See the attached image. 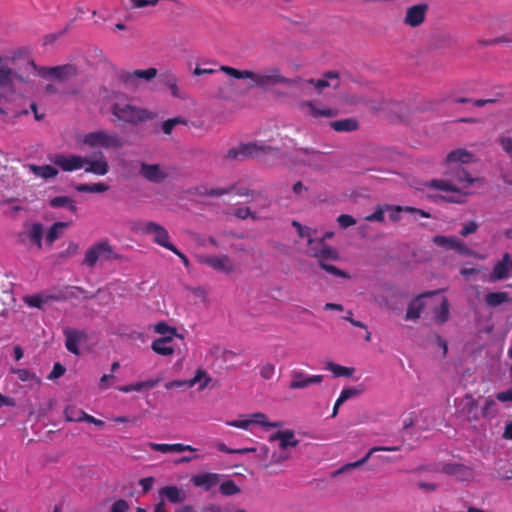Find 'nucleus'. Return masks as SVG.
<instances>
[{"mask_svg": "<svg viewBox=\"0 0 512 512\" xmlns=\"http://www.w3.org/2000/svg\"><path fill=\"white\" fill-rule=\"evenodd\" d=\"M484 179L480 177H472L470 173L462 168L457 167L453 170L451 179H432L425 183L428 189L449 192L451 195L444 196L448 202L463 204L466 202V197L471 195V191H466L467 187L474 183H483Z\"/></svg>", "mask_w": 512, "mask_h": 512, "instance_id": "nucleus-1", "label": "nucleus"}, {"mask_svg": "<svg viewBox=\"0 0 512 512\" xmlns=\"http://www.w3.org/2000/svg\"><path fill=\"white\" fill-rule=\"evenodd\" d=\"M219 70L224 72L226 75L235 79H250L252 80V86L259 87L261 89H268L275 85H285L287 87L296 86V78H287L281 74L279 68H270L263 72H254L251 70H239L231 66L221 65Z\"/></svg>", "mask_w": 512, "mask_h": 512, "instance_id": "nucleus-2", "label": "nucleus"}, {"mask_svg": "<svg viewBox=\"0 0 512 512\" xmlns=\"http://www.w3.org/2000/svg\"><path fill=\"white\" fill-rule=\"evenodd\" d=\"M28 79L4 63L0 56V102L23 92Z\"/></svg>", "mask_w": 512, "mask_h": 512, "instance_id": "nucleus-3", "label": "nucleus"}, {"mask_svg": "<svg viewBox=\"0 0 512 512\" xmlns=\"http://www.w3.org/2000/svg\"><path fill=\"white\" fill-rule=\"evenodd\" d=\"M111 113L118 121L132 126H138L155 117L150 110L129 103H114Z\"/></svg>", "mask_w": 512, "mask_h": 512, "instance_id": "nucleus-4", "label": "nucleus"}, {"mask_svg": "<svg viewBox=\"0 0 512 512\" xmlns=\"http://www.w3.org/2000/svg\"><path fill=\"white\" fill-rule=\"evenodd\" d=\"M81 143L89 148H103L105 150H117L123 147V139L117 132L97 130L87 133L81 138Z\"/></svg>", "mask_w": 512, "mask_h": 512, "instance_id": "nucleus-5", "label": "nucleus"}, {"mask_svg": "<svg viewBox=\"0 0 512 512\" xmlns=\"http://www.w3.org/2000/svg\"><path fill=\"white\" fill-rule=\"evenodd\" d=\"M120 259L121 255L115 251L109 241L102 240L93 244L86 250L83 265L93 268L98 261L107 262Z\"/></svg>", "mask_w": 512, "mask_h": 512, "instance_id": "nucleus-6", "label": "nucleus"}, {"mask_svg": "<svg viewBox=\"0 0 512 512\" xmlns=\"http://www.w3.org/2000/svg\"><path fill=\"white\" fill-rule=\"evenodd\" d=\"M268 153L278 154L279 149L257 143H243L237 147L230 148L225 157L232 161H243L247 158H256Z\"/></svg>", "mask_w": 512, "mask_h": 512, "instance_id": "nucleus-7", "label": "nucleus"}, {"mask_svg": "<svg viewBox=\"0 0 512 512\" xmlns=\"http://www.w3.org/2000/svg\"><path fill=\"white\" fill-rule=\"evenodd\" d=\"M38 75L43 79H53L59 82H66L78 76L79 70L75 64H63L58 66L36 67L34 65Z\"/></svg>", "mask_w": 512, "mask_h": 512, "instance_id": "nucleus-8", "label": "nucleus"}, {"mask_svg": "<svg viewBox=\"0 0 512 512\" xmlns=\"http://www.w3.org/2000/svg\"><path fill=\"white\" fill-rule=\"evenodd\" d=\"M134 229L139 233L152 235L153 242L157 245L162 246L169 251L175 250V245L170 242L169 233L164 226L156 222L147 221L138 223L137 227Z\"/></svg>", "mask_w": 512, "mask_h": 512, "instance_id": "nucleus-9", "label": "nucleus"}, {"mask_svg": "<svg viewBox=\"0 0 512 512\" xmlns=\"http://www.w3.org/2000/svg\"><path fill=\"white\" fill-rule=\"evenodd\" d=\"M44 227L41 223L25 224L23 231L17 234V242L25 247L42 249Z\"/></svg>", "mask_w": 512, "mask_h": 512, "instance_id": "nucleus-10", "label": "nucleus"}, {"mask_svg": "<svg viewBox=\"0 0 512 512\" xmlns=\"http://www.w3.org/2000/svg\"><path fill=\"white\" fill-rule=\"evenodd\" d=\"M296 86L300 91H307L311 88L316 89L318 92H321L324 88L332 86L333 88H337L339 85L338 74L335 72H328L321 79H302L300 77H296Z\"/></svg>", "mask_w": 512, "mask_h": 512, "instance_id": "nucleus-11", "label": "nucleus"}, {"mask_svg": "<svg viewBox=\"0 0 512 512\" xmlns=\"http://www.w3.org/2000/svg\"><path fill=\"white\" fill-rule=\"evenodd\" d=\"M156 68H148L145 70L137 69L132 72L122 71L119 74L120 81L128 88H137L139 80L151 81L157 76Z\"/></svg>", "mask_w": 512, "mask_h": 512, "instance_id": "nucleus-12", "label": "nucleus"}, {"mask_svg": "<svg viewBox=\"0 0 512 512\" xmlns=\"http://www.w3.org/2000/svg\"><path fill=\"white\" fill-rule=\"evenodd\" d=\"M307 255L310 257H314L320 260L324 259H338V252L328 246L324 239H308V247L306 251Z\"/></svg>", "mask_w": 512, "mask_h": 512, "instance_id": "nucleus-13", "label": "nucleus"}, {"mask_svg": "<svg viewBox=\"0 0 512 512\" xmlns=\"http://www.w3.org/2000/svg\"><path fill=\"white\" fill-rule=\"evenodd\" d=\"M428 11L427 3H418L408 7L403 17V24L410 28L420 27L425 22Z\"/></svg>", "mask_w": 512, "mask_h": 512, "instance_id": "nucleus-14", "label": "nucleus"}, {"mask_svg": "<svg viewBox=\"0 0 512 512\" xmlns=\"http://www.w3.org/2000/svg\"><path fill=\"white\" fill-rule=\"evenodd\" d=\"M52 162L65 172H72L85 167L87 158L79 155L55 154Z\"/></svg>", "mask_w": 512, "mask_h": 512, "instance_id": "nucleus-15", "label": "nucleus"}, {"mask_svg": "<svg viewBox=\"0 0 512 512\" xmlns=\"http://www.w3.org/2000/svg\"><path fill=\"white\" fill-rule=\"evenodd\" d=\"M65 336V347L66 349L75 354H80L79 345L87 341L88 336L84 330H78L74 328H65L63 330Z\"/></svg>", "mask_w": 512, "mask_h": 512, "instance_id": "nucleus-16", "label": "nucleus"}, {"mask_svg": "<svg viewBox=\"0 0 512 512\" xmlns=\"http://www.w3.org/2000/svg\"><path fill=\"white\" fill-rule=\"evenodd\" d=\"M291 382L289 389H304L314 384H320L323 380L322 375H308L300 370L291 371Z\"/></svg>", "mask_w": 512, "mask_h": 512, "instance_id": "nucleus-17", "label": "nucleus"}, {"mask_svg": "<svg viewBox=\"0 0 512 512\" xmlns=\"http://www.w3.org/2000/svg\"><path fill=\"white\" fill-rule=\"evenodd\" d=\"M512 276V259L509 253H504L493 267L489 275L490 282H496Z\"/></svg>", "mask_w": 512, "mask_h": 512, "instance_id": "nucleus-18", "label": "nucleus"}, {"mask_svg": "<svg viewBox=\"0 0 512 512\" xmlns=\"http://www.w3.org/2000/svg\"><path fill=\"white\" fill-rule=\"evenodd\" d=\"M200 262L208 265L216 271H221L227 274L232 273L235 269L233 262L227 255L202 256L200 258Z\"/></svg>", "mask_w": 512, "mask_h": 512, "instance_id": "nucleus-19", "label": "nucleus"}, {"mask_svg": "<svg viewBox=\"0 0 512 512\" xmlns=\"http://www.w3.org/2000/svg\"><path fill=\"white\" fill-rule=\"evenodd\" d=\"M433 243L441 248L447 250H455L462 255L470 254L469 248L464 242L457 239L456 237H446L442 235L434 236L432 239Z\"/></svg>", "mask_w": 512, "mask_h": 512, "instance_id": "nucleus-20", "label": "nucleus"}, {"mask_svg": "<svg viewBox=\"0 0 512 512\" xmlns=\"http://www.w3.org/2000/svg\"><path fill=\"white\" fill-rule=\"evenodd\" d=\"M439 291H429V292H425L419 296H417L416 298H414L408 305V308H407V311H406V315H405V319L406 320H417L420 318V315H421V312L423 311L424 307H425V303L423 301V298H426V297H431V296H434L438 293Z\"/></svg>", "mask_w": 512, "mask_h": 512, "instance_id": "nucleus-21", "label": "nucleus"}, {"mask_svg": "<svg viewBox=\"0 0 512 512\" xmlns=\"http://www.w3.org/2000/svg\"><path fill=\"white\" fill-rule=\"evenodd\" d=\"M461 413L468 421H478L480 419L478 402L471 394H466L462 398Z\"/></svg>", "mask_w": 512, "mask_h": 512, "instance_id": "nucleus-22", "label": "nucleus"}, {"mask_svg": "<svg viewBox=\"0 0 512 512\" xmlns=\"http://www.w3.org/2000/svg\"><path fill=\"white\" fill-rule=\"evenodd\" d=\"M270 442L279 441V447L285 450L289 447H296L299 444V440L295 438L293 430H279L276 433L270 435Z\"/></svg>", "mask_w": 512, "mask_h": 512, "instance_id": "nucleus-23", "label": "nucleus"}, {"mask_svg": "<svg viewBox=\"0 0 512 512\" xmlns=\"http://www.w3.org/2000/svg\"><path fill=\"white\" fill-rule=\"evenodd\" d=\"M140 174L148 181L160 183L167 178V174L160 168L158 164L142 163L140 166Z\"/></svg>", "mask_w": 512, "mask_h": 512, "instance_id": "nucleus-24", "label": "nucleus"}, {"mask_svg": "<svg viewBox=\"0 0 512 512\" xmlns=\"http://www.w3.org/2000/svg\"><path fill=\"white\" fill-rule=\"evenodd\" d=\"M220 476L217 473H201L191 477V483L196 487H201L205 491L210 490L219 483Z\"/></svg>", "mask_w": 512, "mask_h": 512, "instance_id": "nucleus-25", "label": "nucleus"}, {"mask_svg": "<svg viewBox=\"0 0 512 512\" xmlns=\"http://www.w3.org/2000/svg\"><path fill=\"white\" fill-rule=\"evenodd\" d=\"M148 447L151 448L154 451H158L161 453H171V452H195L196 448H194L191 445H186L182 443H174V444H166V443H155V442H149Z\"/></svg>", "mask_w": 512, "mask_h": 512, "instance_id": "nucleus-26", "label": "nucleus"}, {"mask_svg": "<svg viewBox=\"0 0 512 512\" xmlns=\"http://www.w3.org/2000/svg\"><path fill=\"white\" fill-rule=\"evenodd\" d=\"M173 340L172 336H164L158 339H155L152 344V350L162 356H170L174 353L175 349L171 344Z\"/></svg>", "mask_w": 512, "mask_h": 512, "instance_id": "nucleus-27", "label": "nucleus"}, {"mask_svg": "<svg viewBox=\"0 0 512 512\" xmlns=\"http://www.w3.org/2000/svg\"><path fill=\"white\" fill-rule=\"evenodd\" d=\"M474 155L469 152L465 148H458L456 150H453L449 152L446 156V164H454V163H460V164H468L473 162Z\"/></svg>", "mask_w": 512, "mask_h": 512, "instance_id": "nucleus-28", "label": "nucleus"}, {"mask_svg": "<svg viewBox=\"0 0 512 512\" xmlns=\"http://www.w3.org/2000/svg\"><path fill=\"white\" fill-rule=\"evenodd\" d=\"M86 165L85 172L87 173L103 176L109 171V164L102 153H100V158L96 160L87 159Z\"/></svg>", "mask_w": 512, "mask_h": 512, "instance_id": "nucleus-29", "label": "nucleus"}, {"mask_svg": "<svg viewBox=\"0 0 512 512\" xmlns=\"http://www.w3.org/2000/svg\"><path fill=\"white\" fill-rule=\"evenodd\" d=\"M160 496L165 497L169 502L179 504L186 499V494L177 486H165L159 491Z\"/></svg>", "mask_w": 512, "mask_h": 512, "instance_id": "nucleus-30", "label": "nucleus"}, {"mask_svg": "<svg viewBox=\"0 0 512 512\" xmlns=\"http://www.w3.org/2000/svg\"><path fill=\"white\" fill-rule=\"evenodd\" d=\"M163 84L170 90L175 98L184 99L185 94L178 87V78L172 72H166L161 75Z\"/></svg>", "mask_w": 512, "mask_h": 512, "instance_id": "nucleus-31", "label": "nucleus"}, {"mask_svg": "<svg viewBox=\"0 0 512 512\" xmlns=\"http://www.w3.org/2000/svg\"><path fill=\"white\" fill-rule=\"evenodd\" d=\"M30 172H32L35 176L43 178V179H51L58 175V170L51 165H35L29 164L27 166Z\"/></svg>", "mask_w": 512, "mask_h": 512, "instance_id": "nucleus-32", "label": "nucleus"}, {"mask_svg": "<svg viewBox=\"0 0 512 512\" xmlns=\"http://www.w3.org/2000/svg\"><path fill=\"white\" fill-rule=\"evenodd\" d=\"M449 301L446 297L441 298V302L438 307H435L433 310L434 320L437 324L442 325L446 323L449 319Z\"/></svg>", "mask_w": 512, "mask_h": 512, "instance_id": "nucleus-33", "label": "nucleus"}, {"mask_svg": "<svg viewBox=\"0 0 512 512\" xmlns=\"http://www.w3.org/2000/svg\"><path fill=\"white\" fill-rule=\"evenodd\" d=\"M330 126L336 132H352L359 127L357 120L354 118L335 120L330 123Z\"/></svg>", "mask_w": 512, "mask_h": 512, "instance_id": "nucleus-34", "label": "nucleus"}, {"mask_svg": "<svg viewBox=\"0 0 512 512\" xmlns=\"http://www.w3.org/2000/svg\"><path fill=\"white\" fill-rule=\"evenodd\" d=\"M301 108L307 107L310 111V114L315 117H326L330 118L336 115V111L330 108H319L313 102L306 101L301 103Z\"/></svg>", "mask_w": 512, "mask_h": 512, "instance_id": "nucleus-35", "label": "nucleus"}, {"mask_svg": "<svg viewBox=\"0 0 512 512\" xmlns=\"http://www.w3.org/2000/svg\"><path fill=\"white\" fill-rule=\"evenodd\" d=\"M49 204L53 208L65 207L73 213H76L77 211L76 202L72 198L67 196L54 197L50 200Z\"/></svg>", "mask_w": 512, "mask_h": 512, "instance_id": "nucleus-36", "label": "nucleus"}, {"mask_svg": "<svg viewBox=\"0 0 512 512\" xmlns=\"http://www.w3.org/2000/svg\"><path fill=\"white\" fill-rule=\"evenodd\" d=\"M509 301L506 292H489L485 296V303L490 307H497Z\"/></svg>", "mask_w": 512, "mask_h": 512, "instance_id": "nucleus-37", "label": "nucleus"}, {"mask_svg": "<svg viewBox=\"0 0 512 512\" xmlns=\"http://www.w3.org/2000/svg\"><path fill=\"white\" fill-rule=\"evenodd\" d=\"M58 299H59L58 297L52 296V295L43 297L40 294H34V295L26 296L24 298V302L29 307L41 309L43 304L48 302L49 300H58Z\"/></svg>", "mask_w": 512, "mask_h": 512, "instance_id": "nucleus-38", "label": "nucleus"}, {"mask_svg": "<svg viewBox=\"0 0 512 512\" xmlns=\"http://www.w3.org/2000/svg\"><path fill=\"white\" fill-rule=\"evenodd\" d=\"M66 222H56L48 230L46 234V242L52 245L62 234L63 230L68 227Z\"/></svg>", "mask_w": 512, "mask_h": 512, "instance_id": "nucleus-39", "label": "nucleus"}, {"mask_svg": "<svg viewBox=\"0 0 512 512\" xmlns=\"http://www.w3.org/2000/svg\"><path fill=\"white\" fill-rule=\"evenodd\" d=\"M325 368L331 371L335 377H351L354 373V368L344 367L331 361L326 363Z\"/></svg>", "mask_w": 512, "mask_h": 512, "instance_id": "nucleus-40", "label": "nucleus"}, {"mask_svg": "<svg viewBox=\"0 0 512 512\" xmlns=\"http://www.w3.org/2000/svg\"><path fill=\"white\" fill-rule=\"evenodd\" d=\"M377 451H379V448L377 446L371 448L362 459H360L358 461H355V462H352V463L345 464L339 470H337L335 474L336 475L337 474H341V473H343L345 471H348V470H351V469H355V468H358V467L362 466L363 464H365L370 459V457L373 455V453H375Z\"/></svg>", "mask_w": 512, "mask_h": 512, "instance_id": "nucleus-41", "label": "nucleus"}, {"mask_svg": "<svg viewBox=\"0 0 512 512\" xmlns=\"http://www.w3.org/2000/svg\"><path fill=\"white\" fill-rule=\"evenodd\" d=\"M481 416L485 419H492L498 414L497 404L491 397L486 398L485 403L480 412Z\"/></svg>", "mask_w": 512, "mask_h": 512, "instance_id": "nucleus-42", "label": "nucleus"}, {"mask_svg": "<svg viewBox=\"0 0 512 512\" xmlns=\"http://www.w3.org/2000/svg\"><path fill=\"white\" fill-rule=\"evenodd\" d=\"M199 379H200V377L198 375V376H194L193 378L187 379V380H173V381L166 382L164 387L167 390H171V389H175V388H191L197 384Z\"/></svg>", "mask_w": 512, "mask_h": 512, "instance_id": "nucleus-43", "label": "nucleus"}, {"mask_svg": "<svg viewBox=\"0 0 512 512\" xmlns=\"http://www.w3.org/2000/svg\"><path fill=\"white\" fill-rule=\"evenodd\" d=\"M65 418L69 422H82L84 417L87 415L82 409H78L75 406H68L65 411Z\"/></svg>", "mask_w": 512, "mask_h": 512, "instance_id": "nucleus-44", "label": "nucleus"}, {"mask_svg": "<svg viewBox=\"0 0 512 512\" xmlns=\"http://www.w3.org/2000/svg\"><path fill=\"white\" fill-rule=\"evenodd\" d=\"M108 186L104 183H93V184H77L75 189L78 192L86 193H103L108 190Z\"/></svg>", "mask_w": 512, "mask_h": 512, "instance_id": "nucleus-45", "label": "nucleus"}, {"mask_svg": "<svg viewBox=\"0 0 512 512\" xmlns=\"http://www.w3.org/2000/svg\"><path fill=\"white\" fill-rule=\"evenodd\" d=\"M497 143L512 161V137L502 133L498 136Z\"/></svg>", "mask_w": 512, "mask_h": 512, "instance_id": "nucleus-46", "label": "nucleus"}, {"mask_svg": "<svg viewBox=\"0 0 512 512\" xmlns=\"http://www.w3.org/2000/svg\"><path fill=\"white\" fill-rule=\"evenodd\" d=\"M443 472L448 474V475H454V476H457V477H462L467 469L464 465L462 464H457V463H448V464H445L443 466Z\"/></svg>", "mask_w": 512, "mask_h": 512, "instance_id": "nucleus-47", "label": "nucleus"}, {"mask_svg": "<svg viewBox=\"0 0 512 512\" xmlns=\"http://www.w3.org/2000/svg\"><path fill=\"white\" fill-rule=\"evenodd\" d=\"M329 259H322L319 261V265L322 269H324L326 272L330 273V274H333L334 276H337V277H342V278H349V274L343 270H340L339 268H337L336 266L332 265V264H328L326 261H328Z\"/></svg>", "mask_w": 512, "mask_h": 512, "instance_id": "nucleus-48", "label": "nucleus"}, {"mask_svg": "<svg viewBox=\"0 0 512 512\" xmlns=\"http://www.w3.org/2000/svg\"><path fill=\"white\" fill-rule=\"evenodd\" d=\"M187 121L182 117H175L165 120L162 123V131L166 135H170L174 129V127L178 124H186Z\"/></svg>", "mask_w": 512, "mask_h": 512, "instance_id": "nucleus-49", "label": "nucleus"}, {"mask_svg": "<svg viewBox=\"0 0 512 512\" xmlns=\"http://www.w3.org/2000/svg\"><path fill=\"white\" fill-rule=\"evenodd\" d=\"M219 491L223 495L231 496L239 493L240 488L235 484L233 480H226L221 483Z\"/></svg>", "mask_w": 512, "mask_h": 512, "instance_id": "nucleus-50", "label": "nucleus"}, {"mask_svg": "<svg viewBox=\"0 0 512 512\" xmlns=\"http://www.w3.org/2000/svg\"><path fill=\"white\" fill-rule=\"evenodd\" d=\"M11 372L17 375V378L22 382L32 381L36 379V375L26 368L22 369H11Z\"/></svg>", "mask_w": 512, "mask_h": 512, "instance_id": "nucleus-51", "label": "nucleus"}, {"mask_svg": "<svg viewBox=\"0 0 512 512\" xmlns=\"http://www.w3.org/2000/svg\"><path fill=\"white\" fill-rule=\"evenodd\" d=\"M198 374H200V379L197 382V384L199 383L198 390L202 391L209 386V384L212 381V378L202 368L196 370L195 376H198Z\"/></svg>", "mask_w": 512, "mask_h": 512, "instance_id": "nucleus-52", "label": "nucleus"}, {"mask_svg": "<svg viewBox=\"0 0 512 512\" xmlns=\"http://www.w3.org/2000/svg\"><path fill=\"white\" fill-rule=\"evenodd\" d=\"M235 189V185H231L226 188H211L207 189L203 194L206 196L217 197L232 193Z\"/></svg>", "mask_w": 512, "mask_h": 512, "instance_id": "nucleus-53", "label": "nucleus"}, {"mask_svg": "<svg viewBox=\"0 0 512 512\" xmlns=\"http://www.w3.org/2000/svg\"><path fill=\"white\" fill-rule=\"evenodd\" d=\"M362 392L361 389H358L356 387H347V388H344L341 393H340V396L338 397V399L341 401V402H345L347 401L348 399L352 398V397H355L357 395H359L360 393Z\"/></svg>", "mask_w": 512, "mask_h": 512, "instance_id": "nucleus-54", "label": "nucleus"}, {"mask_svg": "<svg viewBox=\"0 0 512 512\" xmlns=\"http://www.w3.org/2000/svg\"><path fill=\"white\" fill-rule=\"evenodd\" d=\"M155 332L159 333V334H162V335H165L167 333H169L170 335L169 336H174V335H177L176 334V329L173 328V327H170L167 323L165 322H159L155 325Z\"/></svg>", "mask_w": 512, "mask_h": 512, "instance_id": "nucleus-55", "label": "nucleus"}, {"mask_svg": "<svg viewBox=\"0 0 512 512\" xmlns=\"http://www.w3.org/2000/svg\"><path fill=\"white\" fill-rule=\"evenodd\" d=\"M337 222L341 228H348L356 224V219L348 214H341L337 218Z\"/></svg>", "mask_w": 512, "mask_h": 512, "instance_id": "nucleus-56", "label": "nucleus"}, {"mask_svg": "<svg viewBox=\"0 0 512 512\" xmlns=\"http://www.w3.org/2000/svg\"><path fill=\"white\" fill-rule=\"evenodd\" d=\"M251 425L252 424H258L264 428H266V424L268 422L267 416L264 413L257 412L253 413L249 416Z\"/></svg>", "mask_w": 512, "mask_h": 512, "instance_id": "nucleus-57", "label": "nucleus"}, {"mask_svg": "<svg viewBox=\"0 0 512 512\" xmlns=\"http://www.w3.org/2000/svg\"><path fill=\"white\" fill-rule=\"evenodd\" d=\"M158 0H128V6L130 8H143L148 5L155 6Z\"/></svg>", "mask_w": 512, "mask_h": 512, "instance_id": "nucleus-58", "label": "nucleus"}, {"mask_svg": "<svg viewBox=\"0 0 512 512\" xmlns=\"http://www.w3.org/2000/svg\"><path fill=\"white\" fill-rule=\"evenodd\" d=\"M65 371H66L65 367L61 363L57 362L54 364L52 371L48 375V379L49 380L57 379V378L63 376L65 374Z\"/></svg>", "mask_w": 512, "mask_h": 512, "instance_id": "nucleus-59", "label": "nucleus"}, {"mask_svg": "<svg viewBox=\"0 0 512 512\" xmlns=\"http://www.w3.org/2000/svg\"><path fill=\"white\" fill-rule=\"evenodd\" d=\"M387 210H390L389 218L392 222H398L400 220V213L405 211V207L401 206H386Z\"/></svg>", "mask_w": 512, "mask_h": 512, "instance_id": "nucleus-60", "label": "nucleus"}, {"mask_svg": "<svg viewBox=\"0 0 512 512\" xmlns=\"http://www.w3.org/2000/svg\"><path fill=\"white\" fill-rule=\"evenodd\" d=\"M477 229H478L477 222L470 221L467 224L463 225V227L460 231V235L463 237H467L468 235L475 233L477 231Z\"/></svg>", "mask_w": 512, "mask_h": 512, "instance_id": "nucleus-61", "label": "nucleus"}, {"mask_svg": "<svg viewBox=\"0 0 512 512\" xmlns=\"http://www.w3.org/2000/svg\"><path fill=\"white\" fill-rule=\"evenodd\" d=\"M128 510V502L124 499H119L112 504L110 512H128Z\"/></svg>", "mask_w": 512, "mask_h": 512, "instance_id": "nucleus-62", "label": "nucleus"}, {"mask_svg": "<svg viewBox=\"0 0 512 512\" xmlns=\"http://www.w3.org/2000/svg\"><path fill=\"white\" fill-rule=\"evenodd\" d=\"M275 366L273 364L267 363L262 366L260 370V375L262 378L269 380L274 376Z\"/></svg>", "mask_w": 512, "mask_h": 512, "instance_id": "nucleus-63", "label": "nucleus"}, {"mask_svg": "<svg viewBox=\"0 0 512 512\" xmlns=\"http://www.w3.org/2000/svg\"><path fill=\"white\" fill-rule=\"evenodd\" d=\"M369 222H382L384 221V209L378 207L372 214L365 217Z\"/></svg>", "mask_w": 512, "mask_h": 512, "instance_id": "nucleus-64", "label": "nucleus"}]
</instances>
